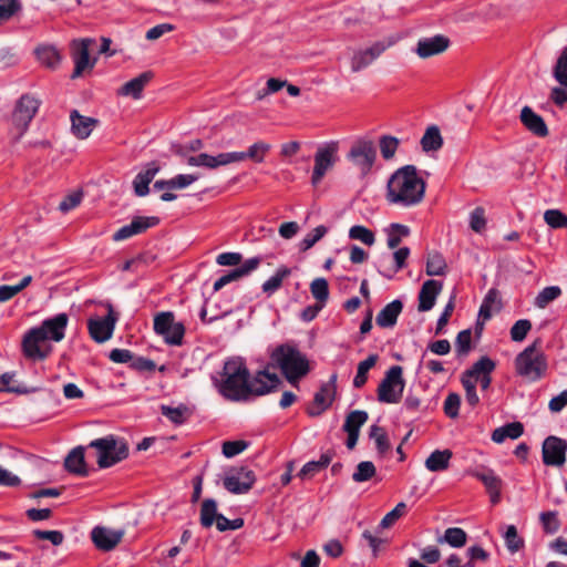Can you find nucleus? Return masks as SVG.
Instances as JSON below:
<instances>
[{
    "instance_id": "nucleus-44",
    "label": "nucleus",
    "mask_w": 567,
    "mask_h": 567,
    "mask_svg": "<svg viewBox=\"0 0 567 567\" xmlns=\"http://www.w3.org/2000/svg\"><path fill=\"white\" fill-rule=\"evenodd\" d=\"M446 271V262L442 255L439 252H431L426 260V275L427 276H442Z\"/></svg>"
},
{
    "instance_id": "nucleus-58",
    "label": "nucleus",
    "mask_w": 567,
    "mask_h": 567,
    "mask_svg": "<svg viewBox=\"0 0 567 567\" xmlns=\"http://www.w3.org/2000/svg\"><path fill=\"white\" fill-rule=\"evenodd\" d=\"M20 9L18 0H0V23L10 20Z\"/></svg>"
},
{
    "instance_id": "nucleus-24",
    "label": "nucleus",
    "mask_w": 567,
    "mask_h": 567,
    "mask_svg": "<svg viewBox=\"0 0 567 567\" xmlns=\"http://www.w3.org/2000/svg\"><path fill=\"white\" fill-rule=\"evenodd\" d=\"M69 322L66 313H59L53 318L47 319L42 322L39 330L44 332V336L54 342H60L64 338L65 328Z\"/></svg>"
},
{
    "instance_id": "nucleus-1",
    "label": "nucleus",
    "mask_w": 567,
    "mask_h": 567,
    "mask_svg": "<svg viewBox=\"0 0 567 567\" xmlns=\"http://www.w3.org/2000/svg\"><path fill=\"white\" fill-rule=\"evenodd\" d=\"M281 383L276 373L267 370L258 371L249 380V372L240 359H230L225 362L220 379L216 380L218 391L231 401H246L251 396H260L276 390Z\"/></svg>"
},
{
    "instance_id": "nucleus-13",
    "label": "nucleus",
    "mask_w": 567,
    "mask_h": 567,
    "mask_svg": "<svg viewBox=\"0 0 567 567\" xmlns=\"http://www.w3.org/2000/svg\"><path fill=\"white\" fill-rule=\"evenodd\" d=\"M338 145L329 143L317 150L315 154V167L311 176V183L318 185L326 173L332 168L337 161Z\"/></svg>"
},
{
    "instance_id": "nucleus-25",
    "label": "nucleus",
    "mask_w": 567,
    "mask_h": 567,
    "mask_svg": "<svg viewBox=\"0 0 567 567\" xmlns=\"http://www.w3.org/2000/svg\"><path fill=\"white\" fill-rule=\"evenodd\" d=\"M71 132L79 140L87 138L99 121L94 117L81 115L76 110L70 114Z\"/></svg>"
},
{
    "instance_id": "nucleus-34",
    "label": "nucleus",
    "mask_w": 567,
    "mask_h": 567,
    "mask_svg": "<svg viewBox=\"0 0 567 567\" xmlns=\"http://www.w3.org/2000/svg\"><path fill=\"white\" fill-rule=\"evenodd\" d=\"M524 433V426L520 422H512L497 427L492 433V441L499 444L506 439L516 440Z\"/></svg>"
},
{
    "instance_id": "nucleus-22",
    "label": "nucleus",
    "mask_w": 567,
    "mask_h": 567,
    "mask_svg": "<svg viewBox=\"0 0 567 567\" xmlns=\"http://www.w3.org/2000/svg\"><path fill=\"white\" fill-rule=\"evenodd\" d=\"M368 421V413L365 411L355 410L350 412L343 424V430L348 434L347 447L349 450L354 449L357 445L360 427Z\"/></svg>"
},
{
    "instance_id": "nucleus-57",
    "label": "nucleus",
    "mask_w": 567,
    "mask_h": 567,
    "mask_svg": "<svg viewBox=\"0 0 567 567\" xmlns=\"http://www.w3.org/2000/svg\"><path fill=\"white\" fill-rule=\"evenodd\" d=\"M532 329V322L527 319L516 321L511 328V338L515 342L523 341Z\"/></svg>"
},
{
    "instance_id": "nucleus-23",
    "label": "nucleus",
    "mask_w": 567,
    "mask_h": 567,
    "mask_svg": "<svg viewBox=\"0 0 567 567\" xmlns=\"http://www.w3.org/2000/svg\"><path fill=\"white\" fill-rule=\"evenodd\" d=\"M495 369V363L487 357H482L477 362L473 364V367L464 372L468 378L476 383L481 384L483 390L488 389L492 378L491 372Z\"/></svg>"
},
{
    "instance_id": "nucleus-46",
    "label": "nucleus",
    "mask_w": 567,
    "mask_h": 567,
    "mask_svg": "<svg viewBox=\"0 0 567 567\" xmlns=\"http://www.w3.org/2000/svg\"><path fill=\"white\" fill-rule=\"evenodd\" d=\"M33 390H29L24 386L16 384L14 373L6 372L0 375V392H10L17 394H27L32 392Z\"/></svg>"
},
{
    "instance_id": "nucleus-49",
    "label": "nucleus",
    "mask_w": 567,
    "mask_h": 567,
    "mask_svg": "<svg viewBox=\"0 0 567 567\" xmlns=\"http://www.w3.org/2000/svg\"><path fill=\"white\" fill-rule=\"evenodd\" d=\"M377 473L374 464L370 461L360 462L355 472L352 474V480L357 483H362L371 480Z\"/></svg>"
},
{
    "instance_id": "nucleus-21",
    "label": "nucleus",
    "mask_w": 567,
    "mask_h": 567,
    "mask_svg": "<svg viewBox=\"0 0 567 567\" xmlns=\"http://www.w3.org/2000/svg\"><path fill=\"white\" fill-rule=\"evenodd\" d=\"M159 219L157 217H135L131 224L121 227L113 235L114 241L128 239L135 235L146 231L148 228L157 225Z\"/></svg>"
},
{
    "instance_id": "nucleus-43",
    "label": "nucleus",
    "mask_w": 567,
    "mask_h": 567,
    "mask_svg": "<svg viewBox=\"0 0 567 567\" xmlns=\"http://www.w3.org/2000/svg\"><path fill=\"white\" fill-rule=\"evenodd\" d=\"M470 228L476 234H483L486 230L487 218L485 208L478 206L474 208L468 217Z\"/></svg>"
},
{
    "instance_id": "nucleus-35",
    "label": "nucleus",
    "mask_w": 567,
    "mask_h": 567,
    "mask_svg": "<svg viewBox=\"0 0 567 567\" xmlns=\"http://www.w3.org/2000/svg\"><path fill=\"white\" fill-rule=\"evenodd\" d=\"M443 145V138L440 128L432 125L426 128L424 135L421 138V146L424 152L439 151Z\"/></svg>"
},
{
    "instance_id": "nucleus-54",
    "label": "nucleus",
    "mask_w": 567,
    "mask_h": 567,
    "mask_svg": "<svg viewBox=\"0 0 567 567\" xmlns=\"http://www.w3.org/2000/svg\"><path fill=\"white\" fill-rule=\"evenodd\" d=\"M553 74L560 85L567 86V47L560 53Z\"/></svg>"
},
{
    "instance_id": "nucleus-40",
    "label": "nucleus",
    "mask_w": 567,
    "mask_h": 567,
    "mask_svg": "<svg viewBox=\"0 0 567 567\" xmlns=\"http://www.w3.org/2000/svg\"><path fill=\"white\" fill-rule=\"evenodd\" d=\"M563 291L558 286H549L542 289L535 297L534 305L539 308H546L550 302L561 296Z\"/></svg>"
},
{
    "instance_id": "nucleus-63",
    "label": "nucleus",
    "mask_w": 567,
    "mask_h": 567,
    "mask_svg": "<svg viewBox=\"0 0 567 567\" xmlns=\"http://www.w3.org/2000/svg\"><path fill=\"white\" fill-rule=\"evenodd\" d=\"M460 405L461 396L457 393H450L444 401L445 414L451 419L457 417Z\"/></svg>"
},
{
    "instance_id": "nucleus-64",
    "label": "nucleus",
    "mask_w": 567,
    "mask_h": 567,
    "mask_svg": "<svg viewBox=\"0 0 567 567\" xmlns=\"http://www.w3.org/2000/svg\"><path fill=\"white\" fill-rule=\"evenodd\" d=\"M472 332L470 329L458 332L455 341V348L460 355H465L471 350Z\"/></svg>"
},
{
    "instance_id": "nucleus-19",
    "label": "nucleus",
    "mask_w": 567,
    "mask_h": 567,
    "mask_svg": "<svg viewBox=\"0 0 567 567\" xmlns=\"http://www.w3.org/2000/svg\"><path fill=\"white\" fill-rule=\"evenodd\" d=\"M124 534L125 532L123 529L96 526L91 532V539L97 549L110 551L121 543Z\"/></svg>"
},
{
    "instance_id": "nucleus-52",
    "label": "nucleus",
    "mask_w": 567,
    "mask_h": 567,
    "mask_svg": "<svg viewBox=\"0 0 567 567\" xmlns=\"http://www.w3.org/2000/svg\"><path fill=\"white\" fill-rule=\"evenodd\" d=\"M370 437L374 440L377 449L380 454H384L390 450V442L385 431L378 426L372 425L369 433Z\"/></svg>"
},
{
    "instance_id": "nucleus-12",
    "label": "nucleus",
    "mask_w": 567,
    "mask_h": 567,
    "mask_svg": "<svg viewBox=\"0 0 567 567\" xmlns=\"http://www.w3.org/2000/svg\"><path fill=\"white\" fill-rule=\"evenodd\" d=\"M337 373L331 374L315 394L312 403L307 409L310 416H319L331 406L337 394Z\"/></svg>"
},
{
    "instance_id": "nucleus-11",
    "label": "nucleus",
    "mask_w": 567,
    "mask_h": 567,
    "mask_svg": "<svg viewBox=\"0 0 567 567\" xmlns=\"http://www.w3.org/2000/svg\"><path fill=\"white\" fill-rule=\"evenodd\" d=\"M348 158L362 175L370 173L375 159L377 151L373 141L359 140L350 148Z\"/></svg>"
},
{
    "instance_id": "nucleus-16",
    "label": "nucleus",
    "mask_w": 567,
    "mask_h": 567,
    "mask_svg": "<svg viewBox=\"0 0 567 567\" xmlns=\"http://www.w3.org/2000/svg\"><path fill=\"white\" fill-rule=\"evenodd\" d=\"M394 44L393 40L377 41L371 47L358 50L351 59V70L357 73L369 66L377 60L388 48Z\"/></svg>"
},
{
    "instance_id": "nucleus-50",
    "label": "nucleus",
    "mask_w": 567,
    "mask_h": 567,
    "mask_svg": "<svg viewBox=\"0 0 567 567\" xmlns=\"http://www.w3.org/2000/svg\"><path fill=\"white\" fill-rule=\"evenodd\" d=\"M328 233V228L323 225L316 227L312 231L307 234L300 241L299 247L301 251H307L312 248L324 235Z\"/></svg>"
},
{
    "instance_id": "nucleus-53",
    "label": "nucleus",
    "mask_w": 567,
    "mask_h": 567,
    "mask_svg": "<svg viewBox=\"0 0 567 567\" xmlns=\"http://www.w3.org/2000/svg\"><path fill=\"white\" fill-rule=\"evenodd\" d=\"M504 539L506 547L511 553H516L524 547V540L518 536L517 529L514 525L507 526Z\"/></svg>"
},
{
    "instance_id": "nucleus-60",
    "label": "nucleus",
    "mask_w": 567,
    "mask_h": 567,
    "mask_svg": "<svg viewBox=\"0 0 567 567\" xmlns=\"http://www.w3.org/2000/svg\"><path fill=\"white\" fill-rule=\"evenodd\" d=\"M32 535L38 539L49 540L53 546H60L64 540V535L60 530L34 529Z\"/></svg>"
},
{
    "instance_id": "nucleus-41",
    "label": "nucleus",
    "mask_w": 567,
    "mask_h": 567,
    "mask_svg": "<svg viewBox=\"0 0 567 567\" xmlns=\"http://www.w3.org/2000/svg\"><path fill=\"white\" fill-rule=\"evenodd\" d=\"M467 535L458 527H450L444 532L443 537L439 538V543H447L450 546L460 548L466 544Z\"/></svg>"
},
{
    "instance_id": "nucleus-6",
    "label": "nucleus",
    "mask_w": 567,
    "mask_h": 567,
    "mask_svg": "<svg viewBox=\"0 0 567 567\" xmlns=\"http://www.w3.org/2000/svg\"><path fill=\"white\" fill-rule=\"evenodd\" d=\"M87 447L95 450L100 468L111 467L128 456L127 442L113 434L91 441Z\"/></svg>"
},
{
    "instance_id": "nucleus-51",
    "label": "nucleus",
    "mask_w": 567,
    "mask_h": 567,
    "mask_svg": "<svg viewBox=\"0 0 567 567\" xmlns=\"http://www.w3.org/2000/svg\"><path fill=\"white\" fill-rule=\"evenodd\" d=\"M544 220L554 228H567V215L559 209H547L544 213Z\"/></svg>"
},
{
    "instance_id": "nucleus-27",
    "label": "nucleus",
    "mask_w": 567,
    "mask_h": 567,
    "mask_svg": "<svg viewBox=\"0 0 567 567\" xmlns=\"http://www.w3.org/2000/svg\"><path fill=\"white\" fill-rule=\"evenodd\" d=\"M442 287V282L434 279L426 280L422 285L419 292V311H429L434 307Z\"/></svg>"
},
{
    "instance_id": "nucleus-8",
    "label": "nucleus",
    "mask_w": 567,
    "mask_h": 567,
    "mask_svg": "<svg viewBox=\"0 0 567 567\" xmlns=\"http://www.w3.org/2000/svg\"><path fill=\"white\" fill-rule=\"evenodd\" d=\"M403 369L400 365L391 367L378 386V400L384 403H398L403 394Z\"/></svg>"
},
{
    "instance_id": "nucleus-30",
    "label": "nucleus",
    "mask_w": 567,
    "mask_h": 567,
    "mask_svg": "<svg viewBox=\"0 0 567 567\" xmlns=\"http://www.w3.org/2000/svg\"><path fill=\"white\" fill-rule=\"evenodd\" d=\"M152 78H153L152 72H144V73L140 74L138 76H136V78L132 79L131 81L126 82L125 84H123L117 90V95L131 96L135 100L141 99L144 87L146 86V84L150 83Z\"/></svg>"
},
{
    "instance_id": "nucleus-31",
    "label": "nucleus",
    "mask_w": 567,
    "mask_h": 567,
    "mask_svg": "<svg viewBox=\"0 0 567 567\" xmlns=\"http://www.w3.org/2000/svg\"><path fill=\"white\" fill-rule=\"evenodd\" d=\"M85 447L84 446H78L74 447L65 457L64 460V466L65 468L73 474L80 475V476H86L87 475V468L86 463L84 458Z\"/></svg>"
},
{
    "instance_id": "nucleus-26",
    "label": "nucleus",
    "mask_w": 567,
    "mask_h": 567,
    "mask_svg": "<svg viewBox=\"0 0 567 567\" xmlns=\"http://www.w3.org/2000/svg\"><path fill=\"white\" fill-rule=\"evenodd\" d=\"M523 125L534 135L538 137H546L548 135V127L544 118L536 114L529 106H524L519 115Z\"/></svg>"
},
{
    "instance_id": "nucleus-42",
    "label": "nucleus",
    "mask_w": 567,
    "mask_h": 567,
    "mask_svg": "<svg viewBox=\"0 0 567 567\" xmlns=\"http://www.w3.org/2000/svg\"><path fill=\"white\" fill-rule=\"evenodd\" d=\"M290 274L291 270L288 267H279L276 274L262 284V291L268 295L274 293L281 287L284 279L290 276Z\"/></svg>"
},
{
    "instance_id": "nucleus-36",
    "label": "nucleus",
    "mask_w": 567,
    "mask_h": 567,
    "mask_svg": "<svg viewBox=\"0 0 567 567\" xmlns=\"http://www.w3.org/2000/svg\"><path fill=\"white\" fill-rule=\"evenodd\" d=\"M378 359V354H370L365 360L359 362L357 374L353 379V386L355 389H360L367 383L368 373L375 365Z\"/></svg>"
},
{
    "instance_id": "nucleus-55",
    "label": "nucleus",
    "mask_w": 567,
    "mask_h": 567,
    "mask_svg": "<svg viewBox=\"0 0 567 567\" xmlns=\"http://www.w3.org/2000/svg\"><path fill=\"white\" fill-rule=\"evenodd\" d=\"M83 199V192L80 189L73 190L68 194L59 204V210L61 213H69L70 210L78 207Z\"/></svg>"
},
{
    "instance_id": "nucleus-28",
    "label": "nucleus",
    "mask_w": 567,
    "mask_h": 567,
    "mask_svg": "<svg viewBox=\"0 0 567 567\" xmlns=\"http://www.w3.org/2000/svg\"><path fill=\"white\" fill-rule=\"evenodd\" d=\"M501 308L502 300L498 290L495 288L489 289L481 305L477 324L483 326L485 321L491 319L492 315L499 311Z\"/></svg>"
},
{
    "instance_id": "nucleus-9",
    "label": "nucleus",
    "mask_w": 567,
    "mask_h": 567,
    "mask_svg": "<svg viewBox=\"0 0 567 567\" xmlns=\"http://www.w3.org/2000/svg\"><path fill=\"white\" fill-rule=\"evenodd\" d=\"M154 330L162 336L166 343L181 346L185 334V328L182 322H176L173 312H161L154 318Z\"/></svg>"
},
{
    "instance_id": "nucleus-62",
    "label": "nucleus",
    "mask_w": 567,
    "mask_h": 567,
    "mask_svg": "<svg viewBox=\"0 0 567 567\" xmlns=\"http://www.w3.org/2000/svg\"><path fill=\"white\" fill-rule=\"evenodd\" d=\"M405 503H399L391 512H389L381 520L380 526L382 528L391 527L400 517L405 513Z\"/></svg>"
},
{
    "instance_id": "nucleus-20",
    "label": "nucleus",
    "mask_w": 567,
    "mask_h": 567,
    "mask_svg": "<svg viewBox=\"0 0 567 567\" xmlns=\"http://www.w3.org/2000/svg\"><path fill=\"white\" fill-rule=\"evenodd\" d=\"M116 317L114 316L113 308L109 306V313L104 319H90L89 332L93 340L96 342H105L112 337Z\"/></svg>"
},
{
    "instance_id": "nucleus-5",
    "label": "nucleus",
    "mask_w": 567,
    "mask_h": 567,
    "mask_svg": "<svg viewBox=\"0 0 567 567\" xmlns=\"http://www.w3.org/2000/svg\"><path fill=\"white\" fill-rule=\"evenodd\" d=\"M271 360L291 383L309 372V363L306 355L290 344H281L276 348L271 353Z\"/></svg>"
},
{
    "instance_id": "nucleus-4",
    "label": "nucleus",
    "mask_w": 567,
    "mask_h": 567,
    "mask_svg": "<svg viewBox=\"0 0 567 567\" xmlns=\"http://www.w3.org/2000/svg\"><path fill=\"white\" fill-rule=\"evenodd\" d=\"M42 101L33 93H23L13 104L9 121L10 134L14 143L29 130V126L38 114Z\"/></svg>"
},
{
    "instance_id": "nucleus-2",
    "label": "nucleus",
    "mask_w": 567,
    "mask_h": 567,
    "mask_svg": "<svg viewBox=\"0 0 567 567\" xmlns=\"http://www.w3.org/2000/svg\"><path fill=\"white\" fill-rule=\"evenodd\" d=\"M425 182L413 165L396 169L386 184V200L399 207H411L422 202Z\"/></svg>"
},
{
    "instance_id": "nucleus-45",
    "label": "nucleus",
    "mask_w": 567,
    "mask_h": 567,
    "mask_svg": "<svg viewBox=\"0 0 567 567\" xmlns=\"http://www.w3.org/2000/svg\"><path fill=\"white\" fill-rule=\"evenodd\" d=\"M310 291L318 303L324 306L329 298V285L324 278H316L310 284Z\"/></svg>"
},
{
    "instance_id": "nucleus-39",
    "label": "nucleus",
    "mask_w": 567,
    "mask_h": 567,
    "mask_svg": "<svg viewBox=\"0 0 567 567\" xmlns=\"http://www.w3.org/2000/svg\"><path fill=\"white\" fill-rule=\"evenodd\" d=\"M217 503L212 498H207L202 503L200 507V524L204 528H209L215 523L217 517Z\"/></svg>"
},
{
    "instance_id": "nucleus-32",
    "label": "nucleus",
    "mask_w": 567,
    "mask_h": 567,
    "mask_svg": "<svg viewBox=\"0 0 567 567\" xmlns=\"http://www.w3.org/2000/svg\"><path fill=\"white\" fill-rule=\"evenodd\" d=\"M403 305L400 300L388 303L377 316V324L382 328L393 327L401 313Z\"/></svg>"
},
{
    "instance_id": "nucleus-7",
    "label": "nucleus",
    "mask_w": 567,
    "mask_h": 567,
    "mask_svg": "<svg viewBox=\"0 0 567 567\" xmlns=\"http://www.w3.org/2000/svg\"><path fill=\"white\" fill-rule=\"evenodd\" d=\"M515 369L518 375L530 382H535L545 375L547 359L545 353L538 349L536 342L528 346L516 357Z\"/></svg>"
},
{
    "instance_id": "nucleus-14",
    "label": "nucleus",
    "mask_w": 567,
    "mask_h": 567,
    "mask_svg": "<svg viewBox=\"0 0 567 567\" xmlns=\"http://www.w3.org/2000/svg\"><path fill=\"white\" fill-rule=\"evenodd\" d=\"M566 453L567 441L564 439L550 435L543 442V462L547 466H563L566 462Z\"/></svg>"
},
{
    "instance_id": "nucleus-37",
    "label": "nucleus",
    "mask_w": 567,
    "mask_h": 567,
    "mask_svg": "<svg viewBox=\"0 0 567 567\" xmlns=\"http://www.w3.org/2000/svg\"><path fill=\"white\" fill-rule=\"evenodd\" d=\"M161 412L174 424H183L189 416L190 410L185 404L178 406L161 405Z\"/></svg>"
},
{
    "instance_id": "nucleus-17",
    "label": "nucleus",
    "mask_w": 567,
    "mask_h": 567,
    "mask_svg": "<svg viewBox=\"0 0 567 567\" xmlns=\"http://www.w3.org/2000/svg\"><path fill=\"white\" fill-rule=\"evenodd\" d=\"M94 41L92 39H80L72 41V58L75 64L72 79L81 76L85 71L93 68L94 61L90 60V45Z\"/></svg>"
},
{
    "instance_id": "nucleus-33",
    "label": "nucleus",
    "mask_w": 567,
    "mask_h": 567,
    "mask_svg": "<svg viewBox=\"0 0 567 567\" xmlns=\"http://www.w3.org/2000/svg\"><path fill=\"white\" fill-rule=\"evenodd\" d=\"M450 450H436L425 460V467L430 472H442L449 468L452 458Z\"/></svg>"
},
{
    "instance_id": "nucleus-47",
    "label": "nucleus",
    "mask_w": 567,
    "mask_h": 567,
    "mask_svg": "<svg viewBox=\"0 0 567 567\" xmlns=\"http://www.w3.org/2000/svg\"><path fill=\"white\" fill-rule=\"evenodd\" d=\"M400 145L399 138L391 135H383L380 137L379 146L382 157L390 161L394 157Z\"/></svg>"
},
{
    "instance_id": "nucleus-15",
    "label": "nucleus",
    "mask_w": 567,
    "mask_h": 567,
    "mask_svg": "<svg viewBox=\"0 0 567 567\" xmlns=\"http://www.w3.org/2000/svg\"><path fill=\"white\" fill-rule=\"evenodd\" d=\"M256 476L251 470L239 467L231 470L224 478V487L231 494H246L255 484Z\"/></svg>"
},
{
    "instance_id": "nucleus-48",
    "label": "nucleus",
    "mask_w": 567,
    "mask_h": 567,
    "mask_svg": "<svg viewBox=\"0 0 567 567\" xmlns=\"http://www.w3.org/2000/svg\"><path fill=\"white\" fill-rule=\"evenodd\" d=\"M349 237L353 240H359L367 246H372L375 241L373 231L361 225L352 226L349 229Z\"/></svg>"
},
{
    "instance_id": "nucleus-3",
    "label": "nucleus",
    "mask_w": 567,
    "mask_h": 567,
    "mask_svg": "<svg viewBox=\"0 0 567 567\" xmlns=\"http://www.w3.org/2000/svg\"><path fill=\"white\" fill-rule=\"evenodd\" d=\"M270 144L260 141L250 145L247 152H226L218 153L217 155H210L207 153L187 155L186 148L179 147L176 150V154L185 158L186 164L189 166L217 169L221 166L244 162L247 158L255 163H262L266 154L270 151Z\"/></svg>"
},
{
    "instance_id": "nucleus-59",
    "label": "nucleus",
    "mask_w": 567,
    "mask_h": 567,
    "mask_svg": "<svg viewBox=\"0 0 567 567\" xmlns=\"http://www.w3.org/2000/svg\"><path fill=\"white\" fill-rule=\"evenodd\" d=\"M462 384L465 389V398H466V402L471 405V406H475L477 405V403L480 402V398L476 393V384H475V381L472 380V378H468L465 373L463 374L462 377Z\"/></svg>"
},
{
    "instance_id": "nucleus-10",
    "label": "nucleus",
    "mask_w": 567,
    "mask_h": 567,
    "mask_svg": "<svg viewBox=\"0 0 567 567\" xmlns=\"http://www.w3.org/2000/svg\"><path fill=\"white\" fill-rule=\"evenodd\" d=\"M23 354L31 360H43L52 351L50 340L39 328L30 329L22 339Z\"/></svg>"
},
{
    "instance_id": "nucleus-29",
    "label": "nucleus",
    "mask_w": 567,
    "mask_h": 567,
    "mask_svg": "<svg viewBox=\"0 0 567 567\" xmlns=\"http://www.w3.org/2000/svg\"><path fill=\"white\" fill-rule=\"evenodd\" d=\"M472 474L484 484L487 493L489 494L491 502L493 504H497L501 501L502 480L493 470L473 472Z\"/></svg>"
},
{
    "instance_id": "nucleus-56",
    "label": "nucleus",
    "mask_w": 567,
    "mask_h": 567,
    "mask_svg": "<svg viewBox=\"0 0 567 567\" xmlns=\"http://www.w3.org/2000/svg\"><path fill=\"white\" fill-rule=\"evenodd\" d=\"M543 528L547 534H555L560 527L557 512H543L539 515Z\"/></svg>"
},
{
    "instance_id": "nucleus-18",
    "label": "nucleus",
    "mask_w": 567,
    "mask_h": 567,
    "mask_svg": "<svg viewBox=\"0 0 567 567\" xmlns=\"http://www.w3.org/2000/svg\"><path fill=\"white\" fill-rule=\"evenodd\" d=\"M450 44V39L444 34L422 38L416 43L415 53L420 59L425 60L444 53Z\"/></svg>"
},
{
    "instance_id": "nucleus-61",
    "label": "nucleus",
    "mask_w": 567,
    "mask_h": 567,
    "mask_svg": "<svg viewBox=\"0 0 567 567\" xmlns=\"http://www.w3.org/2000/svg\"><path fill=\"white\" fill-rule=\"evenodd\" d=\"M248 447V442L238 440V441H226L223 443V454L230 458L239 453L244 452Z\"/></svg>"
},
{
    "instance_id": "nucleus-38",
    "label": "nucleus",
    "mask_w": 567,
    "mask_h": 567,
    "mask_svg": "<svg viewBox=\"0 0 567 567\" xmlns=\"http://www.w3.org/2000/svg\"><path fill=\"white\" fill-rule=\"evenodd\" d=\"M37 56L39 62L49 68V69H55L61 60L60 53L54 47H41L37 49Z\"/></svg>"
}]
</instances>
